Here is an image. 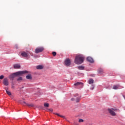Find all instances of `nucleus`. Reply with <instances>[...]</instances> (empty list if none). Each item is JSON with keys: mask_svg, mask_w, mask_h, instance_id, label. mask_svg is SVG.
Returning <instances> with one entry per match:
<instances>
[{"mask_svg": "<svg viewBox=\"0 0 125 125\" xmlns=\"http://www.w3.org/2000/svg\"><path fill=\"white\" fill-rule=\"evenodd\" d=\"M24 74H29V71L27 70L18 71L10 75L9 76V79H10L13 81V80H14V78H16V77H20V76H23Z\"/></svg>", "mask_w": 125, "mask_h": 125, "instance_id": "obj_1", "label": "nucleus"}, {"mask_svg": "<svg viewBox=\"0 0 125 125\" xmlns=\"http://www.w3.org/2000/svg\"><path fill=\"white\" fill-rule=\"evenodd\" d=\"M83 61H84V57L82 55H79L76 56L74 62L75 64L80 65V64L83 63Z\"/></svg>", "mask_w": 125, "mask_h": 125, "instance_id": "obj_2", "label": "nucleus"}, {"mask_svg": "<svg viewBox=\"0 0 125 125\" xmlns=\"http://www.w3.org/2000/svg\"><path fill=\"white\" fill-rule=\"evenodd\" d=\"M118 110V109L116 108H108L107 111L108 113H109L110 115L111 116H112V117H115L117 116V113H116L115 112H117Z\"/></svg>", "mask_w": 125, "mask_h": 125, "instance_id": "obj_3", "label": "nucleus"}, {"mask_svg": "<svg viewBox=\"0 0 125 125\" xmlns=\"http://www.w3.org/2000/svg\"><path fill=\"white\" fill-rule=\"evenodd\" d=\"M43 50H44L43 47H39L36 48L35 52V53H41V52H42Z\"/></svg>", "mask_w": 125, "mask_h": 125, "instance_id": "obj_4", "label": "nucleus"}, {"mask_svg": "<svg viewBox=\"0 0 125 125\" xmlns=\"http://www.w3.org/2000/svg\"><path fill=\"white\" fill-rule=\"evenodd\" d=\"M74 85L75 86H80L81 87H83V83L82 82H77L74 83Z\"/></svg>", "mask_w": 125, "mask_h": 125, "instance_id": "obj_5", "label": "nucleus"}, {"mask_svg": "<svg viewBox=\"0 0 125 125\" xmlns=\"http://www.w3.org/2000/svg\"><path fill=\"white\" fill-rule=\"evenodd\" d=\"M64 63L66 66H70L71 65V61L70 59H67L65 60Z\"/></svg>", "mask_w": 125, "mask_h": 125, "instance_id": "obj_6", "label": "nucleus"}, {"mask_svg": "<svg viewBox=\"0 0 125 125\" xmlns=\"http://www.w3.org/2000/svg\"><path fill=\"white\" fill-rule=\"evenodd\" d=\"M3 84L6 86L8 85V79L7 78H6L3 79Z\"/></svg>", "mask_w": 125, "mask_h": 125, "instance_id": "obj_7", "label": "nucleus"}, {"mask_svg": "<svg viewBox=\"0 0 125 125\" xmlns=\"http://www.w3.org/2000/svg\"><path fill=\"white\" fill-rule=\"evenodd\" d=\"M87 61L88 62H89L90 63H93L94 62L93 59H92V58L90 57H88L87 58Z\"/></svg>", "mask_w": 125, "mask_h": 125, "instance_id": "obj_8", "label": "nucleus"}, {"mask_svg": "<svg viewBox=\"0 0 125 125\" xmlns=\"http://www.w3.org/2000/svg\"><path fill=\"white\" fill-rule=\"evenodd\" d=\"M21 55L23 57H28V53L25 52H22L21 54Z\"/></svg>", "mask_w": 125, "mask_h": 125, "instance_id": "obj_9", "label": "nucleus"}, {"mask_svg": "<svg viewBox=\"0 0 125 125\" xmlns=\"http://www.w3.org/2000/svg\"><path fill=\"white\" fill-rule=\"evenodd\" d=\"M21 67V66H20V64H14V68L15 69H20Z\"/></svg>", "mask_w": 125, "mask_h": 125, "instance_id": "obj_10", "label": "nucleus"}, {"mask_svg": "<svg viewBox=\"0 0 125 125\" xmlns=\"http://www.w3.org/2000/svg\"><path fill=\"white\" fill-rule=\"evenodd\" d=\"M98 73L100 75H102L104 73V71L102 69V68H100L98 70Z\"/></svg>", "mask_w": 125, "mask_h": 125, "instance_id": "obj_11", "label": "nucleus"}, {"mask_svg": "<svg viewBox=\"0 0 125 125\" xmlns=\"http://www.w3.org/2000/svg\"><path fill=\"white\" fill-rule=\"evenodd\" d=\"M81 100V96H78L75 99V101L76 103H78V102H80Z\"/></svg>", "mask_w": 125, "mask_h": 125, "instance_id": "obj_12", "label": "nucleus"}, {"mask_svg": "<svg viewBox=\"0 0 125 125\" xmlns=\"http://www.w3.org/2000/svg\"><path fill=\"white\" fill-rule=\"evenodd\" d=\"M36 69L37 70H42L43 69V66L42 65H38L36 67Z\"/></svg>", "mask_w": 125, "mask_h": 125, "instance_id": "obj_13", "label": "nucleus"}, {"mask_svg": "<svg viewBox=\"0 0 125 125\" xmlns=\"http://www.w3.org/2000/svg\"><path fill=\"white\" fill-rule=\"evenodd\" d=\"M120 87V86H119L118 85H114L113 86V89H119V88Z\"/></svg>", "mask_w": 125, "mask_h": 125, "instance_id": "obj_14", "label": "nucleus"}, {"mask_svg": "<svg viewBox=\"0 0 125 125\" xmlns=\"http://www.w3.org/2000/svg\"><path fill=\"white\" fill-rule=\"evenodd\" d=\"M27 80H32V76L29 74L26 76Z\"/></svg>", "mask_w": 125, "mask_h": 125, "instance_id": "obj_15", "label": "nucleus"}, {"mask_svg": "<svg viewBox=\"0 0 125 125\" xmlns=\"http://www.w3.org/2000/svg\"><path fill=\"white\" fill-rule=\"evenodd\" d=\"M88 83H89V84H92V83H94V80H93V79H90L88 81Z\"/></svg>", "mask_w": 125, "mask_h": 125, "instance_id": "obj_16", "label": "nucleus"}, {"mask_svg": "<svg viewBox=\"0 0 125 125\" xmlns=\"http://www.w3.org/2000/svg\"><path fill=\"white\" fill-rule=\"evenodd\" d=\"M27 106H28V107H35V105H34V104H26Z\"/></svg>", "mask_w": 125, "mask_h": 125, "instance_id": "obj_17", "label": "nucleus"}, {"mask_svg": "<svg viewBox=\"0 0 125 125\" xmlns=\"http://www.w3.org/2000/svg\"><path fill=\"white\" fill-rule=\"evenodd\" d=\"M78 69L79 70H83V69H84V67L82 66H78Z\"/></svg>", "mask_w": 125, "mask_h": 125, "instance_id": "obj_18", "label": "nucleus"}, {"mask_svg": "<svg viewBox=\"0 0 125 125\" xmlns=\"http://www.w3.org/2000/svg\"><path fill=\"white\" fill-rule=\"evenodd\" d=\"M44 107H49V104L48 103H45L44 104Z\"/></svg>", "mask_w": 125, "mask_h": 125, "instance_id": "obj_19", "label": "nucleus"}, {"mask_svg": "<svg viewBox=\"0 0 125 125\" xmlns=\"http://www.w3.org/2000/svg\"><path fill=\"white\" fill-rule=\"evenodd\" d=\"M22 80H23V78H22V77H21L17 79V81L21 82V81H22Z\"/></svg>", "mask_w": 125, "mask_h": 125, "instance_id": "obj_20", "label": "nucleus"}, {"mask_svg": "<svg viewBox=\"0 0 125 125\" xmlns=\"http://www.w3.org/2000/svg\"><path fill=\"white\" fill-rule=\"evenodd\" d=\"M6 92L8 94V95H11V92H10L9 91L6 90Z\"/></svg>", "mask_w": 125, "mask_h": 125, "instance_id": "obj_21", "label": "nucleus"}, {"mask_svg": "<svg viewBox=\"0 0 125 125\" xmlns=\"http://www.w3.org/2000/svg\"><path fill=\"white\" fill-rule=\"evenodd\" d=\"M52 54L53 55V56H56V52H53L52 53Z\"/></svg>", "mask_w": 125, "mask_h": 125, "instance_id": "obj_22", "label": "nucleus"}, {"mask_svg": "<svg viewBox=\"0 0 125 125\" xmlns=\"http://www.w3.org/2000/svg\"><path fill=\"white\" fill-rule=\"evenodd\" d=\"M4 78V76L3 75L0 76V80H2Z\"/></svg>", "mask_w": 125, "mask_h": 125, "instance_id": "obj_23", "label": "nucleus"}, {"mask_svg": "<svg viewBox=\"0 0 125 125\" xmlns=\"http://www.w3.org/2000/svg\"><path fill=\"white\" fill-rule=\"evenodd\" d=\"M79 123H83V119H80V120H79Z\"/></svg>", "mask_w": 125, "mask_h": 125, "instance_id": "obj_24", "label": "nucleus"}, {"mask_svg": "<svg viewBox=\"0 0 125 125\" xmlns=\"http://www.w3.org/2000/svg\"><path fill=\"white\" fill-rule=\"evenodd\" d=\"M48 111H49L50 112H53V109L52 108L48 109Z\"/></svg>", "mask_w": 125, "mask_h": 125, "instance_id": "obj_25", "label": "nucleus"}, {"mask_svg": "<svg viewBox=\"0 0 125 125\" xmlns=\"http://www.w3.org/2000/svg\"><path fill=\"white\" fill-rule=\"evenodd\" d=\"M55 114V115H56L57 116H58L59 117H60V116H61L60 114H59V113H54Z\"/></svg>", "mask_w": 125, "mask_h": 125, "instance_id": "obj_26", "label": "nucleus"}, {"mask_svg": "<svg viewBox=\"0 0 125 125\" xmlns=\"http://www.w3.org/2000/svg\"><path fill=\"white\" fill-rule=\"evenodd\" d=\"M61 118H62V119H66V118H65V116H63V115H61L60 116Z\"/></svg>", "mask_w": 125, "mask_h": 125, "instance_id": "obj_27", "label": "nucleus"}, {"mask_svg": "<svg viewBox=\"0 0 125 125\" xmlns=\"http://www.w3.org/2000/svg\"><path fill=\"white\" fill-rule=\"evenodd\" d=\"M94 85H92V90H93L94 89Z\"/></svg>", "mask_w": 125, "mask_h": 125, "instance_id": "obj_28", "label": "nucleus"}, {"mask_svg": "<svg viewBox=\"0 0 125 125\" xmlns=\"http://www.w3.org/2000/svg\"><path fill=\"white\" fill-rule=\"evenodd\" d=\"M74 100H75V98H72L71 99V101H74Z\"/></svg>", "mask_w": 125, "mask_h": 125, "instance_id": "obj_29", "label": "nucleus"}, {"mask_svg": "<svg viewBox=\"0 0 125 125\" xmlns=\"http://www.w3.org/2000/svg\"><path fill=\"white\" fill-rule=\"evenodd\" d=\"M74 96L76 97V96H79V94L75 95Z\"/></svg>", "mask_w": 125, "mask_h": 125, "instance_id": "obj_30", "label": "nucleus"}, {"mask_svg": "<svg viewBox=\"0 0 125 125\" xmlns=\"http://www.w3.org/2000/svg\"><path fill=\"white\" fill-rule=\"evenodd\" d=\"M74 125H79V124H77V123H75Z\"/></svg>", "mask_w": 125, "mask_h": 125, "instance_id": "obj_31", "label": "nucleus"}, {"mask_svg": "<svg viewBox=\"0 0 125 125\" xmlns=\"http://www.w3.org/2000/svg\"><path fill=\"white\" fill-rule=\"evenodd\" d=\"M16 48H18V46H17V45H16Z\"/></svg>", "mask_w": 125, "mask_h": 125, "instance_id": "obj_32", "label": "nucleus"}, {"mask_svg": "<svg viewBox=\"0 0 125 125\" xmlns=\"http://www.w3.org/2000/svg\"><path fill=\"white\" fill-rule=\"evenodd\" d=\"M30 55H31V56H33V53H31Z\"/></svg>", "mask_w": 125, "mask_h": 125, "instance_id": "obj_33", "label": "nucleus"}, {"mask_svg": "<svg viewBox=\"0 0 125 125\" xmlns=\"http://www.w3.org/2000/svg\"><path fill=\"white\" fill-rule=\"evenodd\" d=\"M24 103L25 104H26V103H25V102H24Z\"/></svg>", "mask_w": 125, "mask_h": 125, "instance_id": "obj_34", "label": "nucleus"}]
</instances>
